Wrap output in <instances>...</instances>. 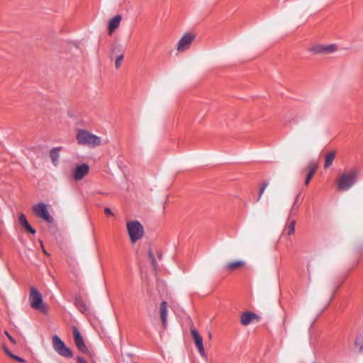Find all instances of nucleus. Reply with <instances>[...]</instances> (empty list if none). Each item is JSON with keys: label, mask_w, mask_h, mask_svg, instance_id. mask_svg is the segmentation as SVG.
<instances>
[{"label": "nucleus", "mask_w": 363, "mask_h": 363, "mask_svg": "<svg viewBox=\"0 0 363 363\" xmlns=\"http://www.w3.org/2000/svg\"><path fill=\"white\" fill-rule=\"evenodd\" d=\"M359 172L357 169H350L340 176L337 181V188L340 191H347L357 181Z\"/></svg>", "instance_id": "f257e3e1"}, {"label": "nucleus", "mask_w": 363, "mask_h": 363, "mask_svg": "<svg viewBox=\"0 0 363 363\" xmlns=\"http://www.w3.org/2000/svg\"><path fill=\"white\" fill-rule=\"evenodd\" d=\"M76 139L79 145L96 147L101 143L100 137L83 129L78 130Z\"/></svg>", "instance_id": "f03ea898"}, {"label": "nucleus", "mask_w": 363, "mask_h": 363, "mask_svg": "<svg viewBox=\"0 0 363 363\" xmlns=\"http://www.w3.org/2000/svg\"><path fill=\"white\" fill-rule=\"evenodd\" d=\"M128 234L132 243H135L144 235V228L138 220H131L126 224Z\"/></svg>", "instance_id": "7ed1b4c3"}, {"label": "nucleus", "mask_w": 363, "mask_h": 363, "mask_svg": "<svg viewBox=\"0 0 363 363\" xmlns=\"http://www.w3.org/2000/svg\"><path fill=\"white\" fill-rule=\"evenodd\" d=\"M29 301L30 306L42 313L47 312V308L45 304L43 303V296L40 292L35 288L31 287Z\"/></svg>", "instance_id": "20e7f679"}, {"label": "nucleus", "mask_w": 363, "mask_h": 363, "mask_svg": "<svg viewBox=\"0 0 363 363\" xmlns=\"http://www.w3.org/2000/svg\"><path fill=\"white\" fill-rule=\"evenodd\" d=\"M52 343L54 350L60 356L66 358H72L73 352L70 348L67 347L65 343L57 335H54L52 339Z\"/></svg>", "instance_id": "39448f33"}, {"label": "nucleus", "mask_w": 363, "mask_h": 363, "mask_svg": "<svg viewBox=\"0 0 363 363\" xmlns=\"http://www.w3.org/2000/svg\"><path fill=\"white\" fill-rule=\"evenodd\" d=\"M196 35L192 33H186L179 39L177 43V50L179 52H183L190 48Z\"/></svg>", "instance_id": "423d86ee"}, {"label": "nucleus", "mask_w": 363, "mask_h": 363, "mask_svg": "<svg viewBox=\"0 0 363 363\" xmlns=\"http://www.w3.org/2000/svg\"><path fill=\"white\" fill-rule=\"evenodd\" d=\"M337 50L335 44L315 45L310 48L309 51L315 55H327L335 52Z\"/></svg>", "instance_id": "0eeeda50"}, {"label": "nucleus", "mask_w": 363, "mask_h": 363, "mask_svg": "<svg viewBox=\"0 0 363 363\" xmlns=\"http://www.w3.org/2000/svg\"><path fill=\"white\" fill-rule=\"evenodd\" d=\"M33 211L35 214L45 220L48 223H52L53 221L52 217L50 215L47 206L43 203H38L33 206Z\"/></svg>", "instance_id": "6e6552de"}, {"label": "nucleus", "mask_w": 363, "mask_h": 363, "mask_svg": "<svg viewBox=\"0 0 363 363\" xmlns=\"http://www.w3.org/2000/svg\"><path fill=\"white\" fill-rule=\"evenodd\" d=\"M74 341L77 349L82 353H87L89 352L86 346L84 344V339L80 334L79 330L74 327L73 328Z\"/></svg>", "instance_id": "1a4fd4ad"}, {"label": "nucleus", "mask_w": 363, "mask_h": 363, "mask_svg": "<svg viewBox=\"0 0 363 363\" xmlns=\"http://www.w3.org/2000/svg\"><path fill=\"white\" fill-rule=\"evenodd\" d=\"M191 333L199 354H201V357H206V354L205 352L203 344L202 337L199 335V332L195 329H191Z\"/></svg>", "instance_id": "9d476101"}, {"label": "nucleus", "mask_w": 363, "mask_h": 363, "mask_svg": "<svg viewBox=\"0 0 363 363\" xmlns=\"http://www.w3.org/2000/svg\"><path fill=\"white\" fill-rule=\"evenodd\" d=\"M89 171V167L88 164L83 163L76 167L73 172V177L76 181L82 179Z\"/></svg>", "instance_id": "9b49d317"}, {"label": "nucleus", "mask_w": 363, "mask_h": 363, "mask_svg": "<svg viewBox=\"0 0 363 363\" xmlns=\"http://www.w3.org/2000/svg\"><path fill=\"white\" fill-rule=\"evenodd\" d=\"M255 320H259V317L258 315H257L252 312H250V311L244 312L240 316V323L242 325H245V326L250 325Z\"/></svg>", "instance_id": "f8f14e48"}, {"label": "nucleus", "mask_w": 363, "mask_h": 363, "mask_svg": "<svg viewBox=\"0 0 363 363\" xmlns=\"http://www.w3.org/2000/svg\"><path fill=\"white\" fill-rule=\"evenodd\" d=\"M167 303L166 301H162L160 306V315L161 321L163 325V328L165 329L167 326Z\"/></svg>", "instance_id": "ddd939ff"}, {"label": "nucleus", "mask_w": 363, "mask_h": 363, "mask_svg": "<svg viewBox=\"0 0 363 363\" xmlns=\"http://www.w3.org/2000/svg\"><path fill=\"white\" fill-rule=\"evenodd\" d=\"M74 304L76 307L84 314H86L89 312V308L86 304V303L82 300L80 297H76L74 300Z\"/></svg>", "instance_id": "4468645a"}, {"label": "nucleus", "mask_w": 363, "mask_h": 363, "mask_svg": "<svg viewBox=\"0 0 363 363\" xmlns=\"http://www.w3.org/2000/svg\"><path fill=\"white\" fill-rule=\"evenodd\" d=\"M122 17L121 15H116L112 18L108 23V30L109 33H111L117 28L119 27Z\"/></svg>", "instance_id": "2eb2a0df"}, {"label": "nucleus", "mask_w": 363, "mask_h": 363, "mask_svg": "<svg viewBox=\"0 0 363 363\" xmlns=\"http://www.w3.org/2000/svg\"><path fill=\"white\" fill-rule=\"evenodd\" d=\"M19 223L25 228L26 230L30 232L32 234L35 233V230L32 228V226L28 222L26 217L23 213H21L19 216Z\"/></svg>", "instance_id": "dca6fc26"}, {"label": "nucleus", "mask_w": 363, "mask_h": 363, "mask_svg": "<svg viewBox=\"0 0 363 363\" xmlns=\"http://www.w3.org/2000/svg\"><path fill=\"white\" fill-rule=\"evenodd\" d=\"M290 217L291 216H289L287 223L284 230V233H286L288 235H291L294 233L296 226V220L294 219L291 220Z\"/></svg>", "instance_id": "f3484780"}, {"label": "nucleus", "mask_w": 363, "mask_h": 363, "mask_svg": "<svg viewBox=\"0 0 363 363\" xmlns=\"http://www.w3.org/2000/svg\"><path fill=\"white\" fill-rule=\"evenodd\" d=\"M62 147H54L52 148L50 152V156L52 160V164L55 166H57L58 164V160L60 157V151L61 150Z\"/></svg>", "instance_id": "a211bd4d"}, {"label": "nucleus", "mask_w": 363, "mask_h": 363, "mask_svg": "<svg viewBox=\"0 0 363 363\" xmlns=\"http://www.w3.org/2000/svg\"><path fill=\"white\" fill-rule=\"evenodd\" d=\"M244 264H245V262L242 261H240V260L233 261V262L228 263L225 266L224 269L226 271L232 272V271H234L238 267H242Z\"/></svg>", "instance_id": "6ab92c4d"}, {"label": "nucleus", "mask_w": 363, "mask_h": 363, "mask_svg": "<svg viewBox=\"0 0 363 363\" xmlns=\"http://www.w3.org/2000/svg\"><path fill=\"white\" fill-rule=\"evenodd\" d=\"M308 169H309V172H308V174H307L306 180H305L306 185H308L309 184L314 173L315 172L316 169H317V164L314 162H311L308 164Z\"/></svg>", "instance_id": "aec40b11"}, {"label": "nucleus", "mask_w": 363, "mask_h": 363, "mask_svg": "<svg viewBox=\"0 0 363 363\" xmlns=\"http://www.w3.org/2000/svg\"><path fill=\"white\" fill-rule=\"evenodd\" d=\"M335 152H334V151L330 152L326 155L325 164H324L325 168H328L332 165L333 160L335 159Z\"/></svg>", "instance_id": "412c9836"}, {"label": "nucleus", "mask_w": 363, "mask_h": 363, "mask_svg": "<svg viewBox=\"0 0 363 363\" xmlns=\"http://www.w3.org/2000/svg\"><path fill=\"white\" fill-rule=\"evenodd\" d=\"M298 197H299V194L297 195L294 199V202L290 209V212H289V216H293L294 213H295V210L297 209L298 208Z\"/></svg>", "instance_id": "4be33fe9"}, {"label": "nucleus", "mask_w": 363, "mask_h": 363, "mask_svg": "<svg viewBox=\"0 0 363 363\" xmlns=\"http://www.w3.org/2000/svg\"><path fill=\"white\" fill-rule=\"evenodd\" d=\"M355 346L359 348L360 352L363 353V337H359L355 340Z\"/></svg>", "instance_id": "5701e85b"}, {"label": "nucleus", "mask_w": 363, "mask_h": 363, "mask_svg": "<svg viewBox=\"0 0 363 363\" xmlns=\"http://www.w3.org/2000/svg\"><path fill=\"white\" fill-rule=\"evenodd\" d=\"M268 184H268V182H264L262 183V186H261V187H260V189H259V192L258 197H257V201H259V200H260V199H261V197H262V194H263V193H264V191L265 189L267 187Z\"/></svg>", "instance_id": "b1692460"}, {"label": "nucleus", "mask_w": 363, "mask_h": 363, "mask_svg": "<svg viewBox=\"0 0 363 363\" xmlns=\"http://www.w3.org/2000/svg\"><path fill=\"white\" fill-rule=\"evenodd\" d=\"M123 59V53L121 54L119 56H118L116 57V63H115L116 68H118L121 66V62H122Z\"/></svg>", "instance_id": "393cba45"}, {"label": "nucleus", "mask_w": 363, "mask_h": 363, "mask_svg": "<svg viewBox=\"0 0 363 363\" xmlns=\"http://www.w3.org/2000/svg\"><path fill=\"white\" fill-rule=\"evenodd\" d=\"M10 357L15 359L16 361H17L18 362H25V360L22 357L15 355L13 353L11 354Z\"/></svg>", "instance_id": "a878e982"}, {"label": "nucleus", "mask_w": 363, "mask_h": 363, "mask_svg": "<svg viewBox=\"0 0 363 363\" xmlns=\"http://www.w3.org/2000/svg\"><path fill=\"white\" fill-rule=\"evenodd\" d=\"M151 261V264L154 269L155 271H156L158 268V264H157V262L155 259V258H153V259H150Z\"/></svg>", "instance_id": "bb28decb"}, {"label": "nucleus", "mask_w": 363, "mask_h": 363, "mask_svg": "<svg viewBox=\"0 0 363 363\" xmlns=\"http://www.w3.org/2000/svg\"><path fill=\"white\" fill-rule=\"evenodd\" d=\"M5 334L7 336V337L9 338V340L13 343V344H15L16 343V341L12 337V336L7 332V331H5Z\"/></svg>", "instance_id": "cd10ccee"}, {"label": "nucleus", "mask_w": 363, "mask_h": 363, "mask_svg": "<svg viewBox=\"0 0 363 363\" xmlns=\"http://www.w3.org/2000/svg\"><path fill=\"white\" fill-rule=\"evenodd\" d=\"M3 350L9 357L12 354V352L5 345H3Z\"/></svg>", "instance_id": "c85d7f7f"}, {"label": "nucleus", "mask_w": 363, "mask_h": 363, "mask_svg": "<svg viewBox=\"0 0 363 363\" xmlns=\"http://www.w3.org/2000/svg\"><path fill=\"white\" fill-rule=\"evenodd\" d=\"M147 254L150 259H153V258H155L154 253L151 249L148 250Z\"/></svg>", "instance_id": "c756f323"}, {"label": "nucleus", "mask_w": 363, "mask_h": 363, "mask_svg": "<svg viewBox=\"0 0 363 363\" xmlns=\"http://www.w3.org/2000/svg\"><path fill=\"white\" fill-rule=\"evenodd\" d=\"M77 363H86L85 359L82 357H77Z\"/></svg>", "instance_id": "7c9ffc66"}, {"label": "nucleus", "mask_w": 363, "mask_h": 363, "mask_svg": "<svg viewBox=\"0 0 363 363\" xmlns=\"http://www.w3.org/2000/svg\"><path fill=\"white\" fill-rule=\"evenodd\" d=\"M104 211L108 215H110V216H113V215L112 211H111V210L109 208H108V207L105 208Z\"/></svg>", "instance_id": "2f4dec72"}, {"label": "nucleus", "mask_w": 363, "mask_h": 363, "mask_svg": "<svg viewBox=\"0 0 363 363\" xmlns=\"http://www.w3.org/2000/svg\"><path fill=\"white\" fill-rule=\"evenodd\" d=\"M158 258L159 259H161L162 258V253H158Z\"/></svg>", "instance_id": "473e14b6"}, {"label": "nucleus", "mask_w": 363, "mask_h": 363, "mask_svg": "<svg viewBox=\"0 0 363 363\" xmlns=\"http://www.w3.org/2000/svg\"><path fill=\"white\" fill-rule=\"evenodd\" d=\"M313 363H317V362H313Z\"/></svg>", "instance_id": "72a5a7b5"}, {"label": "nucleus", "mask_w": 363, "mask_h": 363, "mask_svg": "<svg viewBox=\"0 0 363 363\" xmlns=\"http://www.w3.org/2000/svg\"><path fill=\"white\" fill-rule=\"evenodd\" d=\"M134 363H138V362H134Z\"/></svg>", "instance_id": "f704fd0d"}]
</instances>
